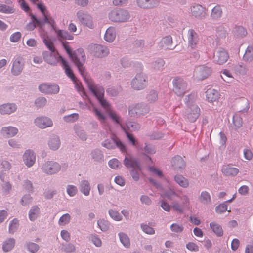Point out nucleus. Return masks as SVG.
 I'll return each mask as SVG.
<instances>
[{
	"label": "nucleus",
	"instance_id": "1",
	"mask_svg": "<svg viewBox=\"0 0 253 253\" xmlns=\"http://www.w3.org/2000/svg\"><path fill=\"white\" fill-rule=\"evenodd\" d=\"M88 87L92 93L96 97L98 102L105 109L109 117L115 122L119 124L123 128L121 124V117L115 111L112 109L109 103L104 98V89L99 85L93 84L91 83H88Z\"/></svg>",
	"mask_w": 253,
	"mask_h": 253
},
{
	"label": "nucleus",
	"instance_id": "2",
	"mask_svg": "<svg viewBox=\"0 0 253 253\" xmlns=\"http://www.w3.org/2000/svg\"><path fill=\"white\" fill-rule=\"evenodd\" d=\"M196 98V94L192 93L186 96L184 99V102L187 105V117L191 122L196 121L200 114V109L194 102Z\"/></svg>",
	"mask_w": 253,
	"mask_h": 253
},
{
	"label": "nucleus",
	"instance_id": "3",
	"mask_svg": "<svg viewBox=\"0 0 253 253\" xmlns=\"http://www.w3.org/2000/svg\"><path fill=\"white\" fill-rule=\"evenodd\" d=\"M108 17L111 21L123 23L129 21L131 15L128 11L119 8L111 10L109 13Z\"/></svg>",
	"mask_w": 253,
	"mask_h": 253
},
{
	"label": "nucleus",
	"instance_id": "4",
	"mask_svg": "<svg viewBox=\"0 0 253 253\" xmlns=\"http://www.w3.org/2000/svg\"><path fill=\"white\" fill-rule=\"evenodd\" d=\"M71 58L78 68L81 75L84 78L86 70L83 65L85 62L86 57L84 50L78 49L76 52L73 53Z\"/></svg>",
	"mask_w": 253,
	"mask_h": 253
},
{
	"label": "nucleus",
	"instance_id": "5",
	"mask_svg": "<svg viewBox=\"0 0 253 253\" xmlns=\"http://www.w3.org/2000/svg\"><path fill=\"white\" fill-rule=\"evenodd\" d=\"M149 107L143 103H133L128 107V114L131 117L138 118L148 113Z\"/></svg>",
	"mask_w": 253,
	"mask_h": 253
},
{
	"label": "nucleus",
	"instance_id": "6",
	"mask_svg": "<svg viewBox=\"0 0 253 253\" xmlns=\"http://www.w3.org/2000/svg\"><path fill=\"white\" fill-rule=\"evenodd\" d=\"M148 84V77L143 72L137 73L131 81V87L136 90L144 89Z\"/></svg>",
	"mask_w": 253,
	"mask_h": 253
},
{
	"label": "nucleus",
	"instance_id": "7",
	"mask_svg": "<svg viewBox=\"0 0 253 253\" xmlns=\"http://www.w3.org/2000/svg\"><path fill=\"white\" fill-rule=\"evenodd\" d=\"M173 91L178 96H183L187 91V83L182 78H175L172 81Z\"/></svg>",
	"mask_w": 253,
	"mask_h": 253
},
{
	"label": "nucleus",
	"instance_id": "8",
	"mask_svg": "<svg viewBox=\"0 0 253 253\" xmlns=\"http://www.w3.org/2000/svg\"><path fill=\"white\" fill-rule=\"evenodd\" d=\"M212 71V67L209 64L200 65L195 67L194 76L198 80H203L211 75Z\"/></svg>",
	"mask_w": 253,
	"mask_h": 253
},
{
	"label": "nucleus",
	"instance_id": "9",
	"mask_svg": "<svg viewBox=\"0 0 253 253\" xmlns=\"http://www.w3.org/2000/svg\"><path fill=\"white\" fill-rule=\"evenodd\" d=\"M41 169L43 173L52 175L57 173L60 170L61 166L56 162L48 161L42 164Z\"/></svg>",
	"mask_w": 253,
	"mask_h": 253
},
{
	"label": "nucleus",
	"instance_id": "10",
	"mask_svg": "<svg viewBox=\"0 0 253 253\" xmlns=\"http://www.w3.org/2000/svg\"><path fill=\"white\" fill-rule=\"evenodd\" d=\"M102 146L107 149H112L117 147L122 152H126V147L121 140L117 138H110L107 139L102 142Z\"/></svg>",
	"mask_w": 253,
	"mask_h": 253
},
{
	"label": "nucleus",
	"instance_id": "11",
	"mask_svg": "<svg viewBox=\"0 0 253 253\" xmlns=\"http://www.w3.org/2000/svg\"><path fill=\"white\" fill-rule=\"evenodd\" d=\"M181 200V203L177 201H174L172 203L171 206L173 210L179 213H182L185 209L189 208L190 206V199L186 195H182L179 197Z\"/></svg>",
	"mask_w": 253,
	"mask_h": 253
},
{
	"label": "nucleus",
	"instance_id": "12",
	"mask_svg": "<svg viewBox=\"0 0 253 253\" xmlns=\"http://www.w3.org/2000/svg\"><path fill=\"white\" fill-rule=\"evenodd\" d=\"M42 56L46 62L53 66L56 65L60 61L62 63V59H64L56 51H44L42 53Z\"/></svg>",
	"mask_w": 253,
	"mask_h": 253
},
{
	"label": "nucleus",
	"instance_id": "13",
	"mask_svg": "<svg viewBox=\"0 0 253 253\" xmlns=\"http://www.w3.org/2000/svg\"><path fill=\"white\" fill-rule=\"evenodd\" d=\"M24 66V61L23 57L20 55L14 57L12 60L11 74L14 76L20 75L23 70Z\"/></svg>",
	"mask_w": 253,
	"mask_h": 253
},
{
	"label": "nucleus",
	"instance_id": "14",
	"mask_svg": "<svg viewBox=\"0 0 253 253\" xmlns=\"http://www.w3.org/2000/svg\"><path fill=\"white\" fill-rule=\"evenodd\" d=\"M78 20L84 26L90 29L94 27L92 17L87 12L80 10L77 13Z\"/></svg>",
	"mask_w": 253,
	"mask_h": 253
},
{
	"label": "nucleus",
	"instance_id": "15",
	"mask_svg": "<svg viewBox=\"0 0 253 253\" xmlns=\"http://www.w3.org/2000/svg\"><path fill=\"white\" fill-rule=\"evenodd\" d=\"M34 124L41 129L51 127L53 125L52 119L45 116L36 117L34 120Z\"/></svg>",
	"mask_w": 253,
	"mask_h": 253
},
{
	"label": "nucleus",
	"instance_id": "16",
	"mask_svg": "<svg viewBox=\"0 0 253 253\" xmlns=\"http://www.w3.org/2000/svg\"><path fill=\"white\" fill-rule=\"evenodd\" d=\"M187 40L189 47L193 49L198 47L199 38L198 34L194 30L190 29L188 31Z\"/></svg>",
	"mask_w": 253,
	"mask_h": 253
},
{
	"label": "nucleus",
	"instance_id": "17",
	"mask_svg": "<svg viewBox=\"0 0 253 253\" xmlns=\"http://www.w3.org/2000/svg\"><path fill=\"white\" fill-rule=\"evenodd\" d=\"M39 89L45 94H57L59 91V86L55 84L44 83L39 86Z\"/></svg>",
	"mask_w": 253,
	"mask_h": 253
},
{
	"label": "nucleus",
	"instance_id": "18",
	"mask_svg": "<svg viewBox=\"0 0 253 253\" xmlns=\"http://www.w3.org/2000/svg\"><path fill=\"white\" fill-rule=\"evenodd\" d=\"M36 156L34 151L31 149L26 150L23 155V161L28 168L32 167L35 163Z\"/></svg>",
	"mask_w": 253,
	"mask_h": 253
},
{
	"label": "nucleus",
	"instance_id": "19",
	"mask_svg": "<svg viewBox=\"0 0 253 253\" xmlns=\"http://www.w3.org/2000/svg\"><path fill=\"white\" fill-rule=\"evenodd\" d=\"M91 49L94 56L98 58L106 56L109 53V49L107 47L100 44L92 45Z\"/></svg>",
	"mask_w": 253,
	"mask_h": 253
},
{
	"label": "nucleus",
	"instance_id": "20",
	"mask_svg": "<svg viewBox=\"0 0 253 253\" xmlns=\"http://www.w3.org/2000/svg\"><path fill=\"white\" fill-rule=\"evenodd\" d=\"M229 58L228 52L224 49H220L217 50L214 54V61L219 64L222 65L227 62Z\"/></svg>",
	"mask_w": 253,
	"mask_h": 253
},
{
	"label": "nucleus",
	"instance_id": "21",
	"mask_svg": "<svg viewBox=\"0 0 253 253\" xmlns=\"http://www.w3.org/2000/svg\"><path fill=\"white\" fill-rule=\"evenodd\" d=\"M191 11L193 16L201 19L204 18L207 15L206 9L198 4L191 7Z\"/></svg>",
	"mask_w": 253,
	"mask_h": 253
},
{
	"label": "nucleus",
	"instance_id": "22",
	"mask_svg": "<svg viewBox=\"0 0 253 253\" xmlns=\"http://www.w3.org/2000/svg\"><path fill=\"white\" fill-rule=\"evenodd\" d=\"M18 129L13 126H3L0 130L1 134L5 138H12L18 133Z\"/></svg>",
	"mask_w": 253,
	"mask_h": 253
},
{
	"label": "nucleus",
	"instance_id": "23",
	"mask_svg": "<svg viewBox=\"0 0 253 253\" xmlns=\"http://www.w3.org/2000/svg\"><path fill=\"white\" fill-rule=\"evenodd\" d=\"M17 106L15 103H8L0 105V113L1 115H10L15 112Z\"/></svg>",
	"mask_w": 253,
	"mask_h": 253
},
{
	"label": "nucleus",
	"instance_id": "24",
	"mask_svg": "<svg viewBox=\"0 0 253 253\" xmlns=\"http://www.w3.org/2000/svg\"><path fill=\"white\" fill-rule=\"evenodd\" d=\"M90 155L91 160L95 163H101L104 160L103 153L99 149L96 148L92 150Z\"/></svg>",
	"mask_w": 253,
	"mask_h": 253
},
{
	"label": "nucleus",
	"instance_id": "25",
	"mask_svg": "<svg viewBox=\"0 0 253 253\" xmlns=\"http://www.w3.org/2000/svg\"><path fill=\"white\" fill-rule=\"evenodd\" d=\"M31 21L27 24L26 26L27 29L29 31L33 30L36 27L40 28L43 27V21L39 19L34 15H31Z\"/></svg>",
	"mask_w": 253,
	"mask_h": 253
},
{
	"label": "nucleus",
	"instance_id": "26",
	"mask_svg": "<svg viewBox=\"0 0 253 253\" xmlns=\"http://www.w3.org/2000/svg\"><path fill=\"white\" fill-rule=\"evenodd\" d=\"M136 2L139 7L144 9L153 8L158 4L157 0H137Z\"/></svg>",
	"mask_w": 253,
	"mask_h": 253
},
{
	"label": "nucleus",
	"instance_id": "27",
	"mask_svg": "<svg viewBox=\"0 0 253 253\" xmlns=\"http://www.w3.org/2000/svg\"><path fill=\"white\" fill-rule=\"evenodd\" d=\"M48 145L49 148L53 151L58 150L61 145L60 138L58 136L53 135L49 138Z\"/></svg>",
	"mask_w": 253,
	"mask_h": 253
},
{
	"label": "nucleus",
	"instance_id": "28",
	"mask_svg": "<svg viewBox=\"0 0 253 253\" xmlns=\"http://www.w3.org/2000/svg\"><path fill=\"white\" fill-rule=\"evenodd\" d=\"M80 191L85 196H88L90 194L91 186L87 180H82L79 184Z\"/></svg>",
	"mask_w": 253,
	"mask_h": 253
},
{
	"label": "nucleus",
	"instance_id": "29",
	"mask_svg": "<svg viewBox=\"0 0 253 253\" xmlns=\"http://www.w3.org/2000/svg\"><path fill=\"white\" fill-rule=\"evenodd\" d=\"M56 33L57 39L59 41H62L63 40H71L74 38V36L71 35L67 31L63 30H60L55 29L54 31Z\"/></svg>",
	"mask_w": 253,
	"mask_h": 253
},
{
	"label": "nucleus",
	"instance_id": "30",
	"mask_svg": "<svg viewBox=\"0 0 253 253\" xmlns=\"http://www.w3.org/2000/svg\"><path fill=\"white\" fill-rule=\"evenodd\" d=\"M222 172L225 176H234L238 173L239 169L230 165H226L223 166Z\"/></svg>",
	"mask_w": 253,
	"mask_h": 253
},
{
	"label": "nucleus",
	"instance_id": "31",
	"mask_svg": "<svg viewBox=\"0 0 253 253\" xmlns=\"http://www.w3.org/2000/svg\"><path fill=\"white\" fill-rule=\"evenodd\" d=\"M171 163L174 169L180 171L184 169L185 165L183 158L180 156L174 157L171 160Z\"/></svg>",
	"mask_w": 253,
	"mask_h": 253
},
{
	"label": "nucleus",
	"instance_id": "32",
	"mask_svg": "<svg viewBox=\"0 0 253 253\" xmlns=\"http://www.w3.org/2000/svg\"><path fill=\"white\" fill-rule=\"evenodd\" d=\"M206 96L209 102H213L218 100L220 94L217 90L210 88L206 91Z\"/></svg>",
	"mask_w": 253,
	"mask_h": 253
},
{
	"label": "nucleus",
	"instance_id": "33",
	"mask_svg": "<svg viewBox=\"0 0 253 253\" xmlns=\"http://www.w3.org/2000/svg\"><path fill=\"white\" fill-rule=\"evenodd\" d=\"M41 211L40 208L37 206L34 205L31 207L29 211L28 217L31 221H34L40 216Z\"/></svg>",
	"mask_w": 253,
	"mask_h": 253
},
{
	"label": "nucleus",
	"instance_id": "34",
	"mask_svg": "<svg viewBox=\"0 0 253 253\" xmlns=\"http://www.w3.org/2000/svg\"><path fill=\"white\" fill-rule=\"evenodd\" d=\"M93 111L98 120L102 124L103 128L105 129L107 133H108V130H110V127L106 123V117L97 108H94Z\"/></svg>",
	"mask_w": 253,
	"mask_h": 253
},
{
	"label": "nucleus",
	"instance_id": "35",
	"mask_svg": "<svg viewBox=\"0 0 253 253\" xmlns=\"http://www.w3.org/2000/svg\"><path fill=\"white\" fill-rule=\"evenodd\" d=\"M172 39L170 36L163 38L160 42V46L165 49H172Z\"/></svg>",
	"mask_w": 253,
	"mask_h": 253
},
{
	"label": "nucleus",
	"instance_id": "36",
	"mask_svg": "<svg viewBox=\"0 0 253 253\" xmlns=\"http://www.w3.org/2000/svg\"><path fill=\"white\" fill-rule=\"evenodd\" d=\"M116 36V34L115 28L110 27L106 30L104 38L106 41L112 42L115 40Z\"/></svg>",
	"mask_w": 253,
	"mask_h": 253
},
{
	"label": "nucleus",
	"instance_id": "37",
	"mask_svg": "<svg viewBox=\"0 0 253 253\" xmlns=\"http://www.w3.org/2000/svg\"><path fill=\"white\" fill-rule=\"evenodd\" d=\"M62 66L65 70V72L67 76L70 78L73 82H75L76 77L74 75L72 70L68 65V62L64 59H62Z\"/></svg>",
	"mask_w": 253,
	"mask_h": 253
},
{
	"label": "nucleus",
	"instance_id": "38",
	"mask_svg": "<svg viewBox=\"0 0 253 253\" xmlns=\"http://www.w3.org/2000/svg\"><path fill=\"white\" fill-rule=\"evenodd\" d=\"M124 165L127 168H131L132 169L135 168H139V163L137 160L131 158H128L126 156H125L124 160Z\"/></svg>",
	"mask_w": 253,
	"mask_h": 253
},
{
	"label": "nucleus",
	"instance_id": "39",
	"mask_svg": "<svg viewBox=\"0 0 253 253\" xmlns=\"http://www.w3.org/2000/svg\"><path fill=\"white\" fill-rule=\"evenodd\" d=\"M210 227L217 236L221 237L223 235V231L222 228L219 224L215 222H212L210 223Z\"/></svg>",
	"mask_w": 253,
	"mask_h": 253
},
{
	"label": "nucleus",
	"instance_id": "40",
	"mask_svg": "<svg viewBox=\"0 0 253 253\" xmlns=\"http://www.w3.org/2000/svg\"><path fill=\"white\" fill-rule=\"evenodd\" d=\"M15 241L14 238H8L3 243L2 250L4 252L11 250L14 247Z\"/></svg>",
	"mask_w": 253,
	"mask_h": 253
},
{
	"label": "nucleus",
	"instance_id": "41",
	"mask_svg": "<svg viewBox=\"0 0 253 253\" xmlns=\"http://www.w3.org/2000/svg\"><path fill=\"white\" fill-rule=\"evenodd\" d=\"M222 15V10L220 5H217L212 9L211 16L213 19H219Z\"/></svg>",
	"mask_w": 253,
	"mask_h": 253
},
{
	"label": "nucleus",
	"instance_id": "42",
	"mask_svg": "<svg viewBox=\"0 0 253 253\" xmlns=\"http://www.w3.org/2000/svg\"><path fill=\"white\" fill-rule=\"evenodd\" d=\"M199 200L201 203L204 205H208L211 203V199L210 194L207 191H204L201 193L199 196Z\"/></svg>",
	"mask_w": 253,
	"mask_h": 253
},
{
	"label": "nucleus",
	"instance_id": "43",
	"mask_svg": "<svg viewBox=\"0 0 253 253\" xmlns=\"http://www.w3.org/2000/svg\"><path fill=\"white\" fill-rule=\"evenodd\" d=\"M174 180L181 187L187 188L189 186V181L187 179L181 175H176L174 177Z\"/></svg>",
	"mask_w": 253,
	"mask_h": 253
},
{
	"label": "nucleus",
	"instance_id": "44",
	"mask_svg": "<svg viewBox=\"0 0 253 253\" xmlns=\"http://www.w3.org/2000/svg\"><path fill=\"white\" fill-rule=\"evenodd\" d=\"M74 130L76 134L82 140L85 141L87 139V136L81 126L76 125L74 126Z\"/></svg>",
	"mask_w": 253,
	"mask_h": 253
},
{
	"label": "nucleus",
	"instance_id": "45",
	"mask_svg": "<svg viewBox=\"0 0 253 253\" xmlns=\"http://www.w3.org/2000/svg\"><path fill=\"white\" fill-rule=\"evenodd\" d=\"M118 236L120 241L123 245L126 248H129L130 246V243L128 236L123 232H120L118 234Z\"/></svg>",
	"mask_w": 253,
	"mask_h": 253
},
{
	"label": "nucleus",
	"instance_id": "46",
	"mask_svg": "<svg viewBox=\"0 0 253 253\" xmlns=\"http://www.w3.org/2000/svg\"><path fill=\"white\" fill-rule=\"evenodd\" d=\"M233 32L235 35L239 38H243L247 34V30L241 26H236L233 29Z\"/></svg>",
	"mask_w": 253,
	"mask_h": 253
},
{
	"label": "nucleus",
	"instance_id": "47",
	"mask_svg": "<svg viewBox=\"0 0 253 253\" xmlns=\"http://www.w3.org/2000/svg\"><path fill=\"white\" fill-rule=\"evenodd\" d=\"M243 60L246 62H251L253 60V47L249 46L243 56Z\"/></svg>",
	"mask_w": 253,
	"mask_h": 253
},
{
	"label": "nucleus",
	"instance_id": "48",
	"mask_svg": "<svg viewBox=\"0 0 253 253\" xmlns=\"http://www.w3.org/2000/svg\"><path fill=\"white\" fill-rule=\"evenodd\" d=\"M61 250L66 253H71L76 251V247L71 243H63L61 244Z\"/></svg>",
	"mask_w": 253,
	"mask_h": 253
},
{
	"label": "nucleus",
	"instance_id": "49",
	"mask_svg": "<svg viewBox=\"0 0 253 253\" xmlns=\"http://www.w3.org/2000/svg\"><path fill=\"white\" fill-rule=\"evenodd\" d=\"M227 28L220 25L216 28V36L219 38H225L227 35Z\"/></svg>",
	"mask_w": 253,
	"mask_h": 253
},
{
	"label": "nucleus",
	"instance_id": "50",
	"mask_svg": "<svg viewBox=\"0 0 253 253\" xmlns=\"http://www.w3.org/2000/svg\"><path fill=\"white\" fill-rule=\"evenodd\" d=\"M19 227V220L17 218L12 219L9 225V232L13 234L17 231Z\"/></svg>",
	"mask_w": 253,
	"mask_h": 253
},
{
	"label": "nucleus",
	"instance_id": "51",
	"mask_svg": "<svg viewBox=\"0 0 253 253\" xmlns=\"http://www.w3.org/2000/svg\"><path fill=\"white\" fill-rule=\"evenodd\" d=\"M41 20L43 21V27L44 26L45 23H47L51 26L52 29L54 31L55 30V29H56V27L55 25V22L54 20L50 16L48 15L47 14L43 16V19Z\"/></svg>",
	"mask_w": 253,
	"mask_h": 253
},
{
	"label": "nucleus",
	"instance_id": "52",
	"mask_svg": "<svg viewBox=\"0 0 253 253\" xmlns=\"http://www.w3.org/2000/svg\"><path fill=\"white\" fill-rule=\"evenodd\" d=\"M41 20L43 21V27L44 26L45 23H47L51 26L52 29L54 31L55 30V29H56V27L55 25V22L54 20L50 16L48 15L47 14L43 16V19Z\"/></svg>",
	"mask_w": 253,
	"mask_h": 253
},
{
	"label": "nucleus",
	"instance_id": "53",
	"mask_svg": "<svg viewBox=\"0 0 253 253\" xmlns=\"http://www.w3.org/2000/svg\"><path fill=\"white\" fill-rule=\"evenodd\" d=\"M41 20L43 21V27L44 26L45 23H47L51 26L52 29L54 31L55 30V29H56V27L55 25V22L54 20L50 16L48 15L47 14L43 16V19Z\"/></svg>",
	"mask_w": 253,
	"mask_h": 253
},
{
	"label": "nucleus",
	"instance_id": "54",
	"mask_svg": "<svg viewBox=\"0 0 253 253\" xmlns=\"http://www.w3.org/2000/svg\"><path fill=\"white\" fill-rule=\"evenodd\" d=\"M233 128L237 130L242 126V119L238 114H235L233 116Z\"/></svg>",
	"mask_w": 253,
	"mask_h": 253
},
{
	"label": "nucleus",
	"instance_id": "55",
	"mask_svg": "<svg viewBox=\"0 0 253 253\" xmlns=\"http://www.w3.org/2000/svg\"><path fill=\"white\" fill-rule=\"evenodd\" d=\"M158 99V93L154 90H150L146 96L147 101L150 103L156 101Z\"/></svg>",
	"mask_w": 253,
	"mask_h": 253
},
{
	"label": "nucleus",
	"instance_id": "56",
	"mask_svg": "<svg viewBox=\"0 0 253 253\" xmlns=\"http://www.w3.org/2000/svg\"><path fill=\"white\" fill-rule=\"evenodd\" d=\"M165 64L163 59H158L152 63V67L155 70H160L163 68Z\"/></svg>",
	"mask_w": 253,
	"mask_h": 253
},
{
	"label": "nucleus",
	"instance_id": "57",
	"mask_svg": "<svg viewBox=\"0 0 253 253\" xmlns=\"http://www.w3.org/2000/svg\"><path fill=\"white\" fill-rule=\"evenodd\" d=\"M66 192L70 197H74L78 193L77 187L74 185H67L66 186Z\"/></svg>",
	"mask_w": 253,
	"mask_h": 253
},
{
	"label": "nucleus",
	"instance_id": "58",
	"mask_svg": "<svg viewBox=\"0 0 253 253\" xmlns=\"http://www.w3.org/2000/svg\"><path fill=\"white\" fill-rule=\"evenodd\" d=\"M110 216L114 220L120 221L122 220V216L117 211L113 209H110L108 211Z\"/></svg>",
	"mask_w": 253,
	"mask_h": 253
},
{
	"label": "nucleus",
	"instance_id": "59",
	"mask_svg": "<svg viewBox=\"0 0 253 253\" xmlns=\"http://www.w3.org/2000/svg\"><path fill=\"white\" fill-rule=\"evenodd\" d=\"M97 225L102 231L105 232L108 230L109 228L110 224L107 220L105 219H100L97 221Z\"/></svg>",
	"mask_w": 253,
	"mask_h": 253
},
{
	"label": "nucleus",
	"instance_id": "60",
	"mask_svg": "<svg viewBox=\"0 0 253 253\" xmlns=\"http://www.w3.org/2000/svg\"><path fill=\"white\" fill-rule=\"evenodd\" d=\"M127 129L130 131L138 130L140 128V125L135 122L128 121L126 123Z\"/></svg>",
	"mask_w": 253,
	"mask_h": 253
},
{
	"label": "nucleus",
	"instance_id": "61",
	"mask_svg": "<svg viewBox=\"0 0 253 253\" xmlns=\"http://www.w3.org/2000/svg\"><path fill=\"white\" fill-rule=\"evenodd\" d=\"M221 78L227 83L232 82L233 77L230 72L227 70H224L221 75Z\"/></svg>",
	"mask_w": 253,
	"mask_h": 253
},
{
	"label": "nucleus",
	"instance_id": "62",
	"mask_svg": "<svg viewBox=\"0 0 253 253\" xmlns=\"http://www.w3.org/2000/svg\"><path fill=\"white\" fill-rule=\"evenodd\" d=\"M163 195L165 197H166L169 200H172L175 197H179V196L178 195V194L176 193L174 190L171 189H169L167 190H166L164 192Z\"/></svg>",
	"mask_w": 253,
	"mask_h": 253
},
{
	"label": "nucleus",
	"instance_id": "63",
	"mask_svg": "<svg viewBox=\"0 0 253 253\" xmlns=\"http://www.w3.org/2000/svg\"><path fill=\"white\" fill-rule=\"evenodd\" d=\"M234 69L236 72L242 75L246 74L247 71L245 65L243 63H239L235 65Z\"/></svg>",
	"mask_w": 253,
	"mask_h": 253
},
{
	"label": "nucleus",
	"instance_id": "64",
	"mask_svg": "<svg viewBox=\"0 0 253 253\" xmlns=\"http://www.w3.org/2000/svg\"><path fill=\"white\" fill-rule=\"evenodd\" d=\"M228 206L226 204V202H223V203L220 204L219 205L215 207V211L217 213L222 214L225 211H227L228 212H230L231 210H227Z\"/></svg>",
	"mask_w": 253,
	"mask_h": 253
}]
</instances>
